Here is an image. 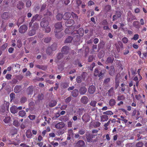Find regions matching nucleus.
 I'll list each match as a JSON object with an SVG mask.
<instances>
[{"label":"nucleus","mask_w":147,"mask_h":147,"mask_svg":"<svg viewBox=\"0 0 147 147\" xmlns=\"http://www.w3.org/2000/svg\"><path fill=\"white\" fill-rule=\"evenodd\" d=\"M40 25L41 27L45 28L48 26L49 22L46 18H44L42 20Z\"/></svg>","instance_id":"obj_5"},{"label":"nucleus","mask_w":147,"mask_h":147,"mask_svg":"<svg viewBox=\"0 0 147 147\" xmlns=\"http://www.w3.org/2000/svg\"><path fill=\"white\" fill-rule=\"evenodd\" d=\"M26 113L24 110L20 111L18 113L19 115L22 117H24L26 115Z\"/></svg>","instance_id":"obj_38"},{"label":"nucleus","mask_w":147,"mask_h":147,"mask_svg":"<svg viewBox=\"0 0 147 147\" xmlns=\"http://www.w3.org/2000/svg\"><path fill=\"white\" fill-rule=\"evenodd\" d=\"M80 36L78 35H76L74 36L73 38L70 36H69L65 40V43H68L70 42L73 39L76 38V41H77L79 40Z\"/></svg>","instance_id":"obj_4"},{"label":"nucleus","mask_w":147,"mask_h":147,"mask_svg":"<svg viewBox=\"0 0 147 147\" xmlns=\"http://www.w3.org/2000/svg\"><path fill=\"white\" fill-rule=\"evenodd\" d=\"M70 49L67 46H65L63 47L61 49L62 53L63 54L67 55Z\"/></svg>","instance_id":"obj_8"},{"label":"nucleus","mask_w":147,"mask_h":147,"mask_svg":"<svg viewBox=\"0 0 147 147\" xmlns=\"http://www.w3.org/2000/svg\"><path fill=\"white\" fill-rule=\"evenodd\" d=\"M71 94L74 97H77L79 94L78 90L76 89H74L72 92Z\"/></svg>","instance_id":"obj_27"},{"label":"nucleus","mask_w":147,"mask_h":147,"mask_svg":"<svg viewBox=\"0 0 147 147\" xmlns=\"http://www.w3.org/2000/svg\"><path fill=\"white\" fill-rule=\"evenodd\" d=\"M77 147H85L84 142L82 140H79L76 144Z\"/></svg>","instance_id":"obj_11"},{"label":"nucleus","mask_w":147,"mask_h":147,"mask_svg":"<svg viewBox=\"0 0 147 147\" xmlns=\"http://www.w3.org/2000/svg\"><path fill=\"white\" fill-rule=\"evenodd\" d=\"M105 70H101L100 71V72H99V73L98 74V76L99 77H100L101 76H102L105 73Z\"/></svg>","instance_id":"obj_62"},{"label":"nucleus","mask_w":147,"mask_h":147,"mask_svg":"<svg viewBox=\"0 0 147 147\" xmlns=\"http://www.w3.org/2000/svg\"><path fill=\"white\" fill-rule=\"evenodd\" d=\"M114 94V88L113 87H111V88L107 93V94H108V95L109 96H113Z\"/></svg>","instance_id":"obj_18"},{"label":"nucleus","mask_w":147,"mask_h":147,"mask_svg":"<svg viewBox=\"0 0 147 147\" xmlns=\"http://www.w3.org/2000/svg\"><path fill=\"white\" fill-rule=\"evenodd\" d=\"M22 43L21 42V40H19L17 41V46L19 48H20L22 46Z\"/></svg>","instance_id":"obj_47"},{"label":"nucleus","mask_w":147,"mask_h":147,"mask_svg":"<svg viewBox=\"0 0 147 147\" xmlns=\"http://www.w3.org/2000/svg\"><path fill=\"white\" fill-rule=\"evenodd\" d=\"M34 90V87L33 86L31 85L29 86L27 90V94L28 95L32 94Z\"/></svg>","instance_id":"obj_13"},{"label":"nucleus","mask_w":147,"mask_h":147,"mask_svg":"<svg viewBox=\"0 0 147 147\" xmlns=\"http://www.w3.org/2000/svg\"><path fill=\"white\" fill-rule=\"evenodd\" d=\"M143 145L144 144L142 142H139L136 144V146L137 147H142Z\"/></svg>","instance_id":"obj_55"},{"label":"nucleus","mask_w":147,"mask_h":147,"mask_svg":"<svg viewBox=\"0 0 147 147\" xmlns=\"http://www.w3.org/2000/svg\"><path fill=\"white\" fill-rule=\"evenodd\" d=\"M87 91L86 88L84 86L81 87L79 89V92L82 95L84 94Z\"/></svg>","instance_id":"obj_17"},{"label":"nucleus","mask_w":147,"mask_h":147,"mask_svg":"<svg viewBox=\"0 0 147 147\" xmlns=\"http://www.w3.org/2000/svg\"><path fill=\"white\" fill-rule=\"evenodd\" d=\"M45 32L46 33H49L51 31V29L49 26H48L45 28Z\"/></svg>","instance_id":"obj_52"},{"label":"nucleus","mask_w":147,"mask_h":147,"mask_svg":"<svg viewBox=\"0 0 147 147\" xmlns=\"http://www.w3.org/2000/svg\"><path fill=\"white\" fill-rule=\"evenodd\" d=\"M13 125L16 126L18 127L20 125V124L18 120H14L13 122Z\"/></svg>","instance_id":"obj_43"},{"label":"nucleus","mask_w":147,"mask_h":147,"mask_svg":"<svg viewBox=\"0 0 147 147\" xmlns=\"http://www.w3.org/2000/svg\"><path fill=\"white\" fill-rule=\"evenodd\" d=\"M24 5V3L22 1H19V3L17 5V7L19 9H21L23 8Z\"/></svg>","instance_id":"obj_30"},{"label":"nucleus","mask_w":147,"mask_h":147,"mask_svg":"<svg viewBox=\"0 0 147 147\" xmlns=\"http://www.w3.org/2000/svg\"><path fill=\"white\" fill-rule=\"evenodd\" d=\"M51 40V38L50 37H47L45 38L44 40V42H45L48 43Z\"/></svg>","instance_id":"obj_51"},{"label":"nucleus","mask_w":147,"mask_h":147,"mask_svg":"<svg viewBox=\"0 0 147 147\" xmlns=\"http://www.w3.org/2000/svg\"><path fill=\"white\" fill-rule=\"evenodd\" d=\"M86 132L85 129L84 128L79 129L78 133L80 135H83Z\"/></svg>","instance_id":"obj_31"},{"label":"nucleus","mask_w":147,"mask_h":147,"mask_svg":"<svg viewBox=\"0 0 147 147\" xmlns=\"http://www.w3.org/2000/svg\"><path fill=\"white\" fill-rule=\"evenodd\" d=\"M63 54L61 53H58L57 57L55 59V62L57 63L60 62L62 58L63 57Z\"/></svg>","instance_id":"obj_7"},{"label":"nucleus","mask_w":147,"mask_h":147,"mask_svg":"<svg viewBox=\"0 0 147 147\" xmlns=\"http://www.w3.org/2000/svg\"><path fill=\"white\" fill-rule=\"evenodd\" d=\"M100 69L98 68H96L94 71V75L96 76H98V75L99 72H100Z\"/></svg>","instance_id":"obj_41"},{"label":"nucleus","mask_w":147,"mask_h":147,"mask_svg":"<svg viewBox=\"0 0 147 147\" xmlns=\"http://www.w3.org/2000/svg\"><path fill=\"white\" fill-rule=\"evenodd\" d=\"M94 59V56L93 55H90L88 59V61L89 62H91Z\"/></svg>","instance_id":"obj_63"},{"label":"nucleus","mask_w":147,"mask_h":147,"mask_svg":"<svg viewBox=\"0 0 147 147\" xmlns=\"http://www.w3.org/2000/svg\"><path fill=\"white\" fill-rule=\"evenodd\" d=\"M31 4V1L29 0L26 3V6L27 7H30Z\"/></svg>","instance_id":"obj_64"},{"label":"nucleus","mask_w":147,"mask_h":147,"mask_svg":"<svg viewBox=\"0 0 147 147\" xmlns=\"http://www.w3.org/2000/svg\"><path fill=\"white\" fill-rule=\"evenodd\" d=\"M65 123L62 122H60L56 124L55 125V127L57 129H61L65 126Z\"/></svg>","instance_id":"obj_12"},{"label":"nucleus","mask_w":147,"mask_h":147,"mask_svg":"<svg viewBox=\"0 0 147 147\" xmlns=\"http://www.w3.org/2000/svg\"><path fill=\"white\" fill-rule=\"evenodd\" d=\"M62 18H63V14L58 13L56 16V18L58 20H61Z\"/></svg>","instance_id":"obj_40"},{"label":"nucleus","mask_w":147,"mask_h":147,"mask_svg":"<svg viewBox=\"0 0 147 147\" xmlns=\"http://www.w3.org/2000/svg\"><path fill=\"white\" fill-rule=\"evenodd\" d=\"M71 97L70 96L68 97L64 100L65 102L67 103L69 102L71 100Z\"/></svg>","instance_id":"obj_60"},{"label":"nucleus","mask_w":147,"mask_h":147,"mask_svg":"<svg viewBox=\"0 0 147 147\" xmlns=\"http://www.w3.org/2000/svg\"><path fill=\"white\" fill-rule=\"evenodd\" d=\"M74 23V21L72 19L67 20L66 21L65 25L67 27H70L73 25Z\"/></svg>","instance_id":"obj_10"},{"label":"nucleus","mask_w":147,"mask_h":147,"mask_svg":"<svg viewBox=\"0 0 147 147\" xmlns=\"http://www.w3.org/2000/svg\"><path fill=\"white\" fill-rule=\"evenodd\" d=\"M96 135V134H92L89 132H87L86 133L85 135L83 136V137L86 138L87 142H93L92 139L94 138H95Z\"/></svg>","instance_id":"obj_1"},{"label":"nucleus","mask_w":147,"mask_h":147,"mask_svg":"<svg viewBox=\"0 0 147 147\" xmlns=\"http://www.w3.org/2000/svg\"><path fill=\"white\" fill-rule=\"evenodd\" d=\"M10 110L11 113L13 114L16 113L18 112L17 107L16 106H13L11 107Z\"/></svg>","instance_id":"obj_20"},{"label":"nucleus","mask_w":147,"mask_h":147,"mask_svg":"<svg viewBox=\"0 0 147 147\" xmlns=\"http://www.w3.org/2000/svg\"><path fill=\"white\" fill-rule=\"evenodd\" d=\"M114 59V58L113 55H111L107 58L105 63L107 64L112 63L113 62Z\"/></svg>","instance_id":"obj_9"},{"label":"nucleus","mask_w":147,"mask_h":147,"mask_svg":"<svg viewBox=\"0 0 147 147\" xmlns=\"http://www.w3.org/2000/svg\"><path fill=\"white\" fill-rule=\"evenodd\" d=\"M127 16V21L128 22H131L132 20L136 19V17L130 11L128 12Z\"/></svg>","instance_id":"obj_3"},{"label":"nucleus","mask_w":147,"mask_h":147,"mask_svg":"<svg viewBox=\"0 0 147 147\" xmlns=\"http://www.w3.org/2000/svg\"><path fill=\"white\" fill-rule=\"evenodd\" d=\"M56 33L55 34V36L56 38H59L62 37V35L61 33H59V32Z\"/></svg>","instance_id":"obj_54"},{"label":"nucleus","mask_w":147,"mask_h":147,"mask_svg":"<svg viewBox=\"0 0 147 147\" xmlns=\"http://www.w3.org/2000/svg\"><path fill=\"white\" fill-rule=\"evenodd\" d=\"M51 49L53 51H55L57 49V45L56 43H53L51 46L50 47Z\"/></svg>","instance_id":"obj_37"},{"label":"nucleus","mask_w":147,"mask_h":147,"mask_svg":"<svg viewBox=\"0 0 147 147\" xmlns=\"http://www.w3.org/2000/svg\"><path fill=\"white\" fill-rule=\"evenodd\" d=\"M88 101L89 99L86 96H83L80 99V101L81 102L84 104H87Z\"/></svg>","instance_id":"obj_14"},{"label":"nucleus","mask_w":147,"mask_h":147,"mask_svg":"<svg viewBox=\"0 0 147 147\" xmlns=\"http://www.w3.org/2000/svg\"><path fill=\"white\" fill-rule=\"evenodd\" d=\"M26 136L28 138H31L32 134L30 130H27L26 132Z\"/></svg>","instance_id":"obj_26"},{"label":"nucleus","mask_w":147,"mask_h":147,"mask_svg":"<svg viewBox=\"0 0 147 147\" xmlns=\"http://www.w3.org/2000/svg\"><path fill=\"white\" fill-rule=\"evenodd\" d=\"M55 29L54 32H60L63 30L61 22L56 23L55 24Z\"/></svg>","instance_id":"obj_2"},{"label":"nucleus","mask_w":147,"mask_h":147,"mask_svg":"<svg viewBox=\"0 0 147 147\" xmlns=\"http://www.w3.org/2000/svg\"><path fill=\"white\" fill-rule=\"evenodd\" d=\"M109 119L108 116L107 115H103L101 117V121H107Z\"/></svg>","instance_id":"obj_33"},{"label":"nucleus","mask_w":147,"mask_h":147,"mask_svg":"<svg viewBox=\"0 0 147 147\" xmlns=\"http://www.w3.org/2000/svg\"><path fill=\"white\" fill-rule=\"evenodd\" d=\"M21 87L20 86H16L14 88V91L16 93H19L21 91Z\"/></svg>","instance_id":"obj_28"},{"label":"nucleus","mask_w":147,"mask_h":147,"mask_svg":"<svg viewBox=\"0 0 147 147\" xmlns=\"http://www.w3.org/2000/svg\"><path fill=\"white\" fill-rule=\"evenodd\" d=\"M116 103L115 100L113 98H111L110 99L109 102V105L111 107H113L115 105Z\"/></svg>","instance_id":"obj_21"},{"label":"nucleus","mask_w":147,"mask_h":147,"mask_svg":"<svg viewBox=\"0 0 147 147\" xmlns=\"http://www.w3.org/2000/svg\"><path fill=\"white\" fill-rule=\"evenodd\" d=\"M27 100V98L25 96L22 97L20 100V102L21 103H24Z\"/></svg>","instance_id":"obj_46"},{"label":"nucleus","mask_w":147,"mask_h":147,"mask_svg":"<svg viewBox=\"0 0 147 147\" xmlns=\"http://www.w3.org/2000/svg\"><path fill=\"white\" fill-rule=\"evenodd\" d=\"M9 16V13L7 12H5L3 13L1 16V18L3 19L6 20L8 19Z\"/></svg>","instance_id":"obj_22"},{"label":"nucleus","mask_w":147,"mask_h":147,"mask_svg":"<svg viewBox=\"0 0 147 147\" xmlns=\"http://www.w3.org/2000/svg\"><path fill=\"white\" fill-rule=\"evenodd\" d=\"M95 87L93 85L90 86L88 88V92L90 94H93L95 91Z\"/></svg>","instance_id":"obj_15"},{"label":"nucleus","mask_w":147,"mask_h":147,"mask_svg":"<svg viewBox=\"0 0 147 147\" xmlns=\"http://www.w3.org/2000/svg\"><path fill=\"white\" fill-rule=\"evenodd\" d=\"M124 98V96L123 95L119 96L117 97V99L119 101L123 100Z\"/></svg>","instance_id":"obj_57"},{"label":"nucleus","mask_w":147,"mask_h":147,"mask_svg":"<svg viewBox=\"0 0 147 147\" xmlns=\"http://www.w3.org/2000/svg\"><path fill=\"white\" fill-rule=\"evenodd\" d=\"M10 118L9 117H5V119L3 120L4 122L5 123H8L10 122Z\"/></svg>","instance_id":"obj_50"},{"label":"nucleus","mask_w":147,"mask_h":147,"mask_svg":"<svg viewBox=\"0 0 147 147\" xmlns=\"http://www.w3.org/2000/svg\"><path fill=\"white\" fill-rule=\"evenodd\" d=\"M113 113L111 111H108L103 113V114L104 115H113Z\"/></svg>","instance_id":"obj_48"},{"label":"nucleus","mask_w":147,"mask_h":147,"mask_svg":"<svg viewBox=\"0 0 147 147\" xmlns=\"http://www.w3.org/2000/svg\"><path fill=\"white\" fill-rule=\"evenodd\" d=\"M52 51L50 47H48L46 50V53L47 54L50 55L52 53Z\"/></svg>","instance_id":"obj_44"},{"label":"nucleus","mask_w":147,"mask_h":147,"mask_svg":"<svg viewBox=\"0 0 147 147\" xmlns=\"http://www.w3.org/2000/svg\"><path fill=\"white\" fill-rule=\"evenodd\" d=\"M125 117H126L125 116L124 117V116H123V115H121L120 116L121 119L118 118L117 119L118 120H121V121H123L124 122V123L125 124H126V123H127L128 121L127 119H125Z\"/></svg>","instance_id":"obj_39"},{"label":"nucleus","mask_w":147,"mask_h":147,"mask_svg":"<svg viewBox=\"0 0 147 147\" xmlns=\"http://www.w3.org/2000/svg\"><path fill=\"white\" fill-rule=\"evenodd\" d=\"M139 36L138 34H136L134 35L133 37L131 38V40H137L139 38Z\"/></svg>","instance_id":"obj_61"},{"label":"nucleus","mask_w":147,"mask_h":147,"mask_svg":"<svg viewBox=\"0 0 147 147\" xmlns=\"http://www.w3.org/2000/svg\"><path fill=\"white\" fill-rule=\"evenodd\" d=\"M115 73V69L113 67L111 66L110 67V69L109 71V73L111 76H113Z\"/></svg>","instance_id":"obj_36"},{"label":"nucleus","mask_w":147,"mask_h":147,"mask_svg":"<svg viewBox=\"0 0 147 147\" xmlns=\"http://www.w3.org/2000/svg\"><path fill=\"white\" fill-rule=\"evenodd\" d=\"M38 27L39 25L38 23L37 22H35L33 24L31 28H32L36 31V30L38 29Z\"/></svg>","instance_id":"obj_34"},{"label":"nucleus","mask_w":147,"mask_h":147,"mask_svg":"<svg viewBox=\"0 0 147 147\" xmlns=\"http://www.w3.org/2000/svg\"><path fill=\"white\" fill-rule=\"evenodd\" d=\"M82 80V77L80 76H78L76 79V81L78 83H80L81 82Z\"/></svg>","instance_id":"obj_56"},{"label":"nucleus","mask_w":147,"mask_h":147,"mask_svg":"<svg viewBox=\"0 0 147 147\" xmlns=\"http://www.w3.org/2000/svg\"><path fill=\"white\" fill-rule=\"evenodd\" d=\"M36 67L43 70H45L47 68V66L46 65H36Z\"/></svg>","instance_id":"obj_29"},{"label":"nucleus","mask_w":147,"mask_h":147,"mask_svg":"<svg viewBox=\"0 0 147 147\" xmlns=\"http://www.w3.org/2000/svg\"><path fill=\"white\" fill-rule=\"evenodd\" d=\"M28 29V27L26 25H23L21 26L19 29V31L20 33H25Z\"/></svg>","instance_id":"obj_6"},{"label":"nucleus","mask_w":147,"mask_h":147,"mask_svg":"<svg viewBox=\"0 0 147 147\" xmlns=\"http://www.w3.org/2000/svg\"><path fill=\"white\" fill-rule=\"evenodd\" d=\"M38 16L39 15L38 14L35 15L34 16H33L32 19H31L32 21H33L34 22L35 21H36L37 19Z\"/></svg>","instance_id":"obj_58"},{"label":"nucleus","mask_w":147,"mask_h":147,"mask_svg":"<svg viewBox=\"0 0 147 147\" xmlns=\"http://www.w3.org/2000/svg\"><path fill=\"white\" fill-rule=\"evenodd\" d=\"M31 29H29L28 32V34L29 36H31L34 35L35 33L36 30L34 29L31 28Z\"/></svg>","instance_id":"obj_23"},{"label":"nucleus","mask_w":147,"mask_h":147,"mask_svg":"<svg viewBox=\"0 0 147 147\" xmlns=\"http://www.w3.org/2000/svg\"><path fill=\"white\" fill-rule=\"evenodd\" d=\"M71 16V13L68 12H66L63 15V19L65 20H69Z\"/></svg>","instance_id":"obj_16"},{"label":"nucleus","mask_w":147,"mask_h":147,"mask_svg":"<svg viewBox=\"0 0 147 147\" xmlns=\"http://www.w3.org/2000/svg\"><path fill=\"white\" fill-rule=\"evenodd\" d=\"M97 102L95 100H91L90 103V105L93 107H94L96 106Z\"/></svg>","instance_id":"obj_49"},{"label":"nucleus","mask_w":147,"mask_h":147,"mask_svg":"<svg viewBox=\"0 0 147 147\" xmlns=\"http://www.w3.org/2000/svg\"><path fill=\"white\" fill-rule=\"evenodd\" d=\"M71 14L74 20L77 21L78 20V16L75 13L73 12H72L71 13Z\"/></svg>","instance_id":"obj_42"},{"label":"nucleus","mask_w":147,"mask_h":147,"mask_svg":"<svg viewBox=\"0 0 147 147\" xmlns=\"http://www.w3.org/2000/svg\"><path fill=\"white\" fill-rule=\"evenodd\" d=\"M119 81L118 80V78L117 76L115 77V88L116 89L117 88L118 86H119Z\"/></svg>","instance_id":"obj_35"},{"label":"nucleus","mask_w":147,"mask_h":147,"mask_svg":"<svg viewBox=\"0 0 147 147\" xmlns=\"http://www.w3.org/2000/svg\"><path fill=\"white\" fill-rule=\"evenodd\" d=\"M122 41L123 43L126 44L128 42V40L127 37H125L122 39Z\"/></svg>","instance_id":"obj_53"},{"label":"nucleus","mask_w":147,"mask_h":147,"mask_svg":"<svg viewBox=\"0 0 147 147\" xmlns=\"http://www.w3.org/2000/svg\"><path fill=\"white\" fill-rule=\"evenodd\" d=\"M104 54L103 51H100L98 53V56L99 58L101 59L104 56Z\"/></svg>","instance_id":"obj_45"},{"label":"nucleus","mask_w":147,"mask_h":147,"mask_svg":"<svg viewBox=\"0 0 147 147\" xmlns=\"http://www.w3.org/2000/svg\"><path fill=\"white\" fill-rule=\"evenodd\" d=\"M44 95L43 94L41 93L38 94L37 97V102H40L44 99Z\"/></svg>","instance_id":"obj_24"},{"label":"nucleus","mask_w":147,"mask_h":147,"mask_svg":"<svg viewBox=\"0 0 147 147\" xmlns=\"http://www.w3.org/2000/svg\"><path fill=\"white\" fill-rule=\"evenodd\" d=\"M111 9V5H107L105 6V9L107 11L110 10Z\"/></svg>","instance_id":"obj_59"},{"label":"nucleus","mask_w":147,"mask_h":147,"mask_svg":"<svg viewBox=\"0 0 147 147\" xmlns=\"http://www.w3.org/2000/svg\"><path fill=\"white\" fill-rule=\"evenodd\" d=\"M133 26L135 28L137 29H139L140 28V26L139 24V23L138 21H135L133 23Z\"/></svg>","instance_id":"obj_32"},{"label":"nucleus","mask_w":147,"mask_h":147,"mask_svg":"<svg viewBox=\"0 0 147 147\" xmlns=\"http://www.w3.org/2000/svg\"><path fill=\"white\" fill-rule=\"evenodd\" d=\"M29 109L31 111H33L35 107V104L33 101L30 102L28 104Z\"/></svg>","instance_id":"obj_19"},{"label":"nucleus","mask_w":147,"mask_h":147,"mask_svg":"<svg viewBox=\"0 0 147 147\" xmlns=\"http://www.w3.org/2000/svg\"><path fill=\"white\" fill-rule=\"evenodd\" d=\"M57 102V101L56 100H51V102H49V105L50 107H53L56 105Z\"/></svg>","instance_id":"obj_25"}]
</instances>
